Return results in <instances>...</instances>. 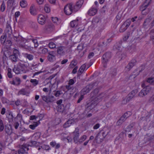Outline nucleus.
Masks as SVG:
<instances>
[{
	"label": "nucleus",
	"mask_w": 154,
	"mask_h": 154,
	"mask_svg": "<svg viewBox=\"0 0 154 154\" xmlns=\"http://www.w3.org/2000/svg\"><path fill=\"white\" fill-rule=\"evenodd\" d=\"M84 3V0H79L76 2L75 4L72 3V9L73 13L78 11L82 7Z\"/></svg>",
	"instance_id": "1"
},
{
	"label": "nucleus",
	"mask_w": 154,
	"mask_h": 154,
	"mask_svg": "<svg viewBox=\"0 0 154 154\" xmlns=\"http://www.w3.org/2000/svg\"><path fill=\"white\" fill-rule=\"evenodd\" d=\"M97 85V83L95 82L87 85L82 90V92L84 94L88 93L92 89L94 88V86Z\"/></svg>",
	"instance_id": "2"
},
{
	"label": "nucleus",
	"mask_w": 154,
	"mask_h": 154,
	"mask_svg": "<svg viewBox=\"0 0 154 154\" xmlns=\"http://www.w3.org/2000/svg\"><path fill=\"white\" fill-rule=\"evenodd\" d=\"M151 87L149 86H146L141 90L139 94L140 97H143L147 95L151 90Z\"/></svg>",
	"instance_id": "3"
},
{
	"label": "nucleus",
	"mask_w": 154,
	"mask_h": 154,
	"mask_svg": "<svg viewBox=\"0 0 154 154\" xmlns=\"http://www.w3.org/2000/svg\"><path fill=\"white\" fill-rule=\"evenodd\" d=\"M131 23V20L130 19L127 20L121 26L119 30L120 32H123L125 31L130 26Z\"/></svg>",
	"instance_id": "4"
},
{
	"label": "nucleus",
	"mask_w": 154,
	"mask_h": 154,
	"mask_svg": "<svg viewBox=\"0 0 154 154\" xmlns=\"http://www.w3.org/2000/svg\"><path fill=\"white\" fill-rule=\"evenodd\" d=\"M72 7V3L68 4L65 6L64 8V12L66 15H69L73 13Z\"/></svg>",
	"instance_id": "5"
},
{
	"label": "nucleus",
	"mask_w": 154,
	"mask_h": 154,
	"mask_svg": "<svg viewBox=\"0 0 154 154\" xmlns=\"http://www.w3.org/2000/svg\"><path fill=\"white\" fill-rule=\"evenodd\" d=\"M110 58V54L108 53H106L103 55L102 59V62L103 64V66L104 67L106 66V63L109 59Z\"/></svg>",
	"instance_id": "6"
},
{
	"label": "nucleus",
	"mask_w": 154,
	"mask_h": 154,
	"mask_svg": "<svg viewBox=\"0 0 154 154\" xmlns=\"http://www.w3.org/2000/svg\"><path fill=\"white\" fill-rule=\"evenodd\" d=\"M47 59L48 61L53 62L56 60V54L54 51H51L48 54Z\"/></svg>",
	"instance_id": "7"
},
{
	"label": "nucleus",
	"mask_w": 154,
	"mask_h": 154,
	"mask_svg": "<svg viewBox=\"0 0 154 154\" xmlns=\"http://www.w3.org/2000/svg\"><path fill=\"white\" fill-rule=\"evenodd\" d=\"M79 130L78 128H75V130L73 132V139L75 143H76L78 142L79 138Z\"/></svg>",
	"instance_id": "8"
},
{
	"label": "nucleus",
	"mask_w": 154,
	"mask_h": 154,
	"mask_svg": "<svg viewBox=\"0 0 154 154\" xmlns=\"http://www.w3.org/2000/svg\"><path fill=\"white\" fill-rule=\"evenodd\" d=\"M137 61L135 59H132L128 63L125 68L126 71H129L136 64Z\"/></svg>",
	"instance_id": "9"
},
{
	"label": "nucleus",
	"mask_w": 154,
	"mask_h": 154,
	"mask_svg": "<svg viewBox=\"0 0 154 154\" xmlns=\"http://www.w3.org/2000/svg\"><path fill=\"white\" fill-rule=\"evenodd\" d=\"M17 66L22 70L23 72H25V70L28 67L27 64L25 62H21L18 63Z\"/></svg>",
	"instance_id": "10"
},
{
	"label": "nucleus",
	"mask_w": 154,
	"mask_h": 154,
	"mask_svg": "<svg viewBox=\"0 0 154 154\" xmlns=\"http://www.w3.org/2000/svg\"><path fill=\"white\" fill-rule=\"evenodd\" d=\"M37 20L38 23L42 25H44L46 23V18L45 16L42 14L38 15Z\"/></svg>",
	"instance_id": "11"
},
{
	"label": "nucleus",
	"mask_w": 154,
	"mask_h": 154,
	"mask_svg": "<svg viewBox=\"0 0 154 154\" xmlns=\"http://www.w3.org/2000/svg\"><path fill=\"white\" fill-rule=\"evenodd\" d=\"M137 90H135L132 91L129 93L128 95V97L126 99V103L127 102H128L131 99L133 98L136 94L137 93Z\"/></svg>",
	"instance_id": "12"
},
{
	"label": "nucleus",
	"mask_w": 154,
	"mask_h": 154,
	"mask_svg": "<svg viewBox=\"0 0 154 154\" xmlns=\"http://www.w3.org/2000/svg\"><path fill=\"white\" fill-rule=\"evenodd\" d=\"M29 12L32 15H35L37 14V11L36 9L35 5L32 4L29 8Z\"/></svg>",
	"instance_id": "13"
},
{
	"label": "nucleus",
	"mask_w": 154,
	"mask_h": 154,
	"mask_svg": "<svg viewBox=\"0 0 154 154\" xmlns=\"http://www.w3.org/2000/svg\"><path fill=\"white\" fill-rule=\"evenodd\" d=\"M65 47L64 46H61L57 48V53L60 55L63 56L65 54Z\"/></svg>",
	"instance_id": "14"
},
{
	"label": "nucleus",
	"mask_w": 154,
	"mask_h": 154,
	"mask_svg": "<svg viewBox=\"0 0 154 154\" xmlns=\"http://www.w3.org/2000/svg\"><path fill=\"white\" fill-rule=\"evenodd\" d=\"M30 92L27 89L25 88H22L20 90L18 93V94H22L28 96Z\"/></svg>",
	"instance_id": "15"
},
{
	"label": "nucleus",
	"mask_w": 154,
	"mask_h": 154,
	"mask_svg": "<svg viewBox=\"0 0 154 154\" xmlns=\"http://www.w3.org/2000/svg\"><path fill=\"white\" fill-rule=\"evenodd\" d=\"M151 20V19L150 18H146L145 20L143 23V25L145 28H148L150 24L151 25V23H150Z\"/></svg>",
	"instance_id": "16"
},
{
	"label": "nucleus",
	"mask_w": 154,
	"mask_h": 154,
	"mask_svg": "<svg viewBox=\"0 0 154 154\" xmlns=\"http://www.w3.org/2000/svg\"><path fill=\"white\" fill-rule=\"evenodd\" d=\"M19 46L20 47L26 50V51H31L33 49V47H31L30 46H28L25 44H20Z\"/></svg>",
	"instance_id": "17"
},
{
	"label": "nucleus",
	"mask_w": 154,
	"mask_h": 154,
	"mask_svg": "<svg viewBox=\"0 0 154 154\" xmlns=\"http://www.w3.org/2000/svg\"><path fill=\"white\" fill-rule=\"evenodd\" d=\"M86 68V65L85 64H83L80 68L77 73L78 76H79L83 73V72L85 69Z\"/></svg>",
	"instance_id": "18"
},
{
	"label": "nucleus",
	"mask_w": 154,
	"mask_h": 154,
	"mask_svg": "<svg viewBox=\"0 0 154 154\" xmlns=\"http://www.w3.org/2000/svg\"><path fill=\"white\" fill-rule=\"evenodd\" d=\"M97 12V9L94 8H91L88 11V14L90 16L95 15Z\"/></svg>",
	"instance_id": "19"
},
{
	"label": "nucleus",
	"mask_w": 154,
	"mask_h": 154,
	"mask_svg": "<svg viewBox=\"0 0 154 154\" xmlns=\"http://www.w3.org/2000/svg\"><path fill=\"white\" fill-rule=\"evenodd\" d=\"M99 133H100V134H101L102 136V137H100V141H102L108 134V132H106L104 130H103L100 131Z\"/></svg>",
	"instance_id": "20"
},
{
	"label": "nucleus",
	"mask_w": 154,
	"mask_h": 154,
	"mask_svg": "<svg viewBox=\"0 0 154 154\" xmlns=\"http://www.w3.org/2000/svg\"><path fill=\"white\" fill-rule=\"evenodd\" d=\"M126 119L123 115L120 117V119L117 122L116 125L117 126L121 125L122 123L126 120Z\"/></svg>",
	"instance_id": "21"
},
{
	"label": "nucleus",
	"mask_w": 154,
	"mask_h": 154,
	"mask_svg": "<svg viewBox=\"0 0 154 154\" xmlns=\"http://www.w3.org/2000/svg\"><path fill=\"white\" fill-rule=\"evenodd\" d=\"M5 131L6 133L10 135L12 132V130L11 127V125L6 126L5 127Z\"/></svg>",
	"instance_id": "22"
},
{
	"label": "nucleus",
	"mask_w": 154,
	"mask_h": 154,
	"mask_svg": "<svg viewBox=\"0 0 154 154\" xmlns=\"http://www.w3.org/2000/svg\"><path fill=\"white\" fill-rule=\"evenodd\" d=\"M78 24V20L76 19V20H73L71 21L70 23V25L72 27H76Z\"/></svg>",
	"instance_id": "23"
},
{
	"label": "nucleus",
	"mask_w": 154,
	"mask_h": 154,
	"mask_svg": "<svg viewBox=\"0 0 154 154\" xmlns=\"http://www.w3.org/2000/svg\"><path fill=\"white\" fill-rule=\"evenodd\" d=\"M13 71L17 74L23 73L22 70L20 69L18 66H17V67L14 68L13 69Z\"/></svg>",
	"instance_id": "24"
},
{
	"label": "nucleus",
	"mask_w": 154,
	"mask_h": 154,
	"mask_svg": "<svg viewBox=\"0 0 154 154\" xmlns=\"http://www.w3.org/2000/svg\"><path fill=\"white\" fill-rule=\"evenodd\" d=\"M65 109V107L63 105H58L57 107V110L58 112H63Z\"/></svg>",
	"instance_id": "25"
},
{
	"label": "nucleus",
	"mask_w": 154,
	"mask_h": 154,
	"mask_svg": "<svg viewBox=\"0 0 154 154\" xmlns=\"http://www.w3.org/2000/svg\"><path fill=\"white\" fill-rule=\"evenodd\" d=\"M77 63V60H73L71 62L69 66L70 68H72L75 66H76Z\"/></svg>",
	"instance_id": "26"
},
{
	"label": "nucleus",
	"mask_w": 154,
	"mask_h": 154,
	"mask_svg": "<svg viewBox=\"0 0 154 154\" xmlns=\"http://www.w3.org/2000/svg\"><path fill=\"white\" fill-rule=\"evenodd\" d=\"M52 21L57 25H58L60 23V20H59L57 17H52L51 18Z\"/></svg>",
	"instance_id": "27"
},
{
	"label": "nucleus",
	"mask_w": 154,
	"mask_h": 154,
	"mask_svg": "<svg viewBox=\"0 0 154 154\" xmlns=\"http://www.w3.org/2000/svg\"><path fill=\"white\" fill-rule=\"evenodd\" d=\"M24 56L26 58L28 59L29 60H32L34 58V56L28 53H25Z\"/></svg>",
	"instance_id": "28"
},
{
	"label": "nucleus",
	"mask_w": 154,
	"mask_h": 154,
	"mask_svg": "<svg viewBox=\"0 0 154 154\" xmlns=\"http://www.w3.org/2000/svg\"><path fill=\"white\" fill-rule=\"evenodd\" d=\"M44 10L47 13H49L50 12L51 9L50 5L48 4H46L44 6Z\"/></svg>",
	"instance_id": "29"
},
{
	"label": "nucleus",
	"mask_w": 154,
	"mask_h": 154,
	"mask_svg": "<svg viewBox=\"0 0 154 154\" xmlns=\"http://www.w3.org/2000/svg\"><path fill=\"white\" fill-rule=\"evenodd\" d=\"M20 80L19 78H18L17 79L16 81L14 80H13L12 81H10V82L11 84H13V85H18L20 84Z\"/></svg>",
	"instance_id": "30"
},
{
	"label": "nucleus",
	"mask_w": 154,
	"mask_h": 154,
	"mask_svg": "<svg viewBox=\"0 0 154 154\" xmlns=\"http://www.w3.org/2000/svg\"><path fill=\"white\" fill-rule=\"evenodd\" d=\"M27 5V2L25 0H22L20 2V5L22 8H25Z\"/></svg>",
	"instance_id": "31"
},
{
	"label": "nucleus",
	"mask_w": 154,
	"mask_h": 154,
	"mask_svg": "<svg viewBox=\"0 0 154 154\" xmlns=\"http://www.w3.org/2000/svg\"><path fill=\"white\" fill-rule=\"evenodd\" d=\"M117 74V70L116 69H112L110 71V76H115Z\"/></svg>",
	"instance_id": "32"
},
{
	"label": "nucleus",
	"mask_w": 154,
	"mask_h": 154,
	"mask_svg": "<svg viewBox=\"0 0 154 154\" xmlns=\"http://www.w3.org/2000/svg\"><path fill=\"white\" fill-rule=\"evenodd\" d=\"M17 56L15 55H12L10 56V59L12 61V62H16L17 61Z\"/></svg>",
	"instance_id": "33"
},
{
	"label": "nucleus",
	"mask_w": 154,
	"mask_h": 154,
	"mask_svg": "<svg viewBox=\"0 0 154 154\" xmlns=\"http://www.w3.org/2000/svg\"><path fill=\"white\" fill-rule=\"evenodd\" d=\"M121 45H118L117 44L115 45L113 47V49L115 51H120L121 50Z\"/></svg>",
	"instance_id": "34"
},
{
	"label": "nucleus",
	"mask_w": 154,
	"mask_h": 154,
	"mask_svg": "<svg viewBox=\"0 0 154 154\" xmlns=\"http://www.w3.org/2000/svg\"><path fill=\"white\" fill-rule=\"evenodd\" d=\"M71 120H68L63 125V127L64 128H66L70 126L71 124Z\"/></svg>",
	"instance_id": "35"
},
{
	"label": "nucleus",
	"mask_w": 154,
	"mask_h": 154,
	"mask_svg": "<svg viewBox=\"0 0 154 154\" xmlns=\"http://www.w3.org/2000/svg\"><path fill=\"white\" fill-rule=\"evenodd\" d=\"M100 136L101 137L100 133H98L95 137V141L97 143H99L102 142L100 141Z\"/></svg>",
	"instance_id": "36"
},
{
	"label": "nucleus",
	"mask_w": 154,
	"mask_h": 154,
	"mask_svg": "<svg viewBox=\"0 0 154 154\" xmlns=\"http://www.w3.org/2000/svg\"><path fill=\"white\" fill-rule=\"evenodd\" d=\"M141 71L140 70H138L137 69L135 70L133 72L131 76H134V77H136L139 74L140 72H141Z\"/></svg>",
	"instance_id": "37"
},
{
	"label": "nucleus",
	"mask_w": 154,
	"mask_h": 154,
	"mask_svg": "<svg viewBox=\"0 0 154 154\" xmlns=\"http://www.w3.org/2000/svg\"><path fill=\"white\" fill-rule=\"evenodd\" d=\"M55 100V97L53 96H48L47 103L52 102Z\"/></svg>",
	"instance_id": "38"
},
{
	"label": "nucleus",
	"mask_w": 154,
	"mask_h": 154,
	"mask_svg": "<svg viewBox=\"0 0 154 154\" xmlns=\"http://www.w3.org/2000/svg\"><path fill=\"white\" fill-rule=\"evenodd\" d=\"M38 124L37 122H35L33 124L30 125L29 127L31 129L34 130L35 129V127L38 126Z\"/></svg>",
	"instance_id": "39"
},
{
	"label": "nucleus",
	"mask_w": 154,
	"mask_h": 154,
	"mask_svg": "<svg viewBox=\"0 0 154 154\" xmlns=\"http://www.w3.org/2000/svg\"><path fill=\"white\" fill-rule=\"evenodd\" d=\"M132 115V113L131 111H128L125 112L123 116H124L126 119H127L130 116Z\"/></svg>",
	"instance_id": "40"
},
{
	"label": "nucleus",
	"mask_w": 154,
	"mask_h": 154,
	"mask_svg": "<svg viewBox=\"0 0 154 154\" xmlns=\"http://www.w3.org/2000/svg\"><path fill=\"white\" fill-rule=\"evenodd\" d=\"M106 96V95L105 93H102L97 96L96 98L97 100H99L103 97H105Z\"/></svg>",
	"instance_id": "41"
},
{
	"label": "nucleus",
	"mask_w": 154,
	"mask_h": 154,
	"mask_svg": "<svg viewBox=\"0 0 154 154\" xmlns=\"http://www.w3.org/2000/svg\"><path fill=\"white\" fill-rule=\"evenodd\" d=\"M1 100L2 103L4 104L9 103V100L5 97H2L1 98Z\"/></svg>",
	"instance_id": "42"
},
{
	"label": "nucleus",
	"mask_w": 154,
	"mask_h": 154,
	"mask_svg": "<svg viewBox=\"0 0 154 154\" xmlns=\"http://www.w3.org/2000/svg\"><path fill=\"white\" fill-rule=\"evenodd\" d=\"M87 138V136L85 135H83L78 140V142L80 143H82Z\"/></svg>",
	"instance_id": "43"
},
{
	"label": "nucleus",
	"mask_w": 154,
	"mask_h": 154,
	"mask_svg": "<svg viewBox=\"0 0 154 154\" xmlns=\"http://www.w3.org/2000/svg\"><path fill=\"white\" fill-rule=\"evenodd\" d=\"M151 0H146L145 2L143 5L145 8L146 9L147 8L150 4Z\"/></svg>",
	"instance_id": "44"
},
{
	"label": "nucleus",
	"mask_w": 154,
	"mask_h": 154,
	"mask_svg": "<svg viewBox=\"0 0 154 154\" xmlns=\"http://www.w3.org/2000/svg\"><path fill=\"white\" fill-rule=\"evenodd\" d=\"M99 92V89L98 88H96L95 89L94 91L91 92V94L92 95V94H93V96H97V94Z\"/></svg>",
	"instance_id": "45"
},
{
	"label": "nucleus",
	"mask_w": 154,
	"mask_h": 154,
	"mask_svg": "<svg viewBox=\"0 0 154 154\" xmlns=\"http://www.w3.org/2000/svg\"><path fill=\"white\" fill-rule=\"evenodd\" d=\"M30 146H38V143L35 141H31L30 142Z\"/></svg>",
	"instance_id": "46"
},
{
	"label": "nucleus",
	"mask_w": 154,
	"mask_h": 154,
	"mask_svg": "<svg viewBox=\"0 0 154 154\" xmlns=\"http://www.w3.org/2000/svg\"><path fill=\"white\" fill-rule=\"evenodd\" d=\"M49 47L51 49L54 48H56V45L53 42H51L49 43Z\"/></svg>",
	"instance_id": "47"
},
{
	"label": "nucleus",
	"mask_w": 154,
	"mask_h": 154,
	"mask_svg": "<svg viewBox=\"0 0 154 154\" xmlns=\"http://www.w3.org/2000/svg\"><path fill=\"white\" fill-rule=\"evenodd\" d=\"M146 82L153 84L154 82V78H148Z\"/></svg>",
	"instance_id": "48"
},
{
	"label": "nucleus",
	"mask_w": 154,
	"mask_h": 154,
	"mask_svg": "<svg viewBox=\"0 0 154 154\" xmlns=\"http://www.w3.org/2000/svg\"><path fill=\"white\" fill-rule=\"evenodd\" d=\"M4 129V126L2 120L0 119V131H2Z\"/></svg>",
	"instance_id": "49"
},
{
	"label": "nucleus",
	"mask_w": 154,
	"mask_h": 154,
	"mask_svg": "<svg viewBox=\"0 0 154 154\" xmlns=\"http://www.w3.org/2000/svg\"><path fill=\"white\" fill-rule=\"evenodd\" d=\"M9 122H11L13 121L14 117L12 113H10L8 117Z\"/></svg>",
	"instance_id": "50"
},
{
	"label": "nucleus",
	"mask_w": 154,
	"mask_h": 154,
	"mask_svg": "<svg viewBox=\"0 0 154 154\" xmlns=\"http://www.w3.org/2000/svg\"><path fill=\"white\" fill-rule=\"evenodd\" d=\"M31 40L34 44L35 48H37L38 46V43L37 39H31Z\"/></svg>",
	"instance_id": "51"
},
{
	"label": "nucleus",
	"mask_w": 154,
	"mask_h": 154,
	"mask_svg": "<svg viewBox=\"0 0 154 154\" xmlns=\"http://www.w3.org/2000/svg\"><path fill=\"white\" fill-rule=\"evenodd\" d=\"M24 149V150H25V152L27 153V151L29 150V148L28 147V145L27 144H24L22 146V147Z\"/></svg>",
	"instance_id": "52"
},
{
	"label": "nucleus",
	"mask_w": 154,
	"mask_h": 154,
	"mask_svg": "<svg viewBox=\"0 0 154 154\" xmlns=\"http://www.w3.org/2000/svg\"><path fill=\"white\" fill-rule=\"evenodd\" d=\"M62 94L61 91L59 90L57 91L54 94V95L56 97H59Z\"/></svg>",
	"instance_id": "53"
},
{
	"label": "nucleus",
	"mask_w": 154,
	"mask_h": 154,
	"mask_svg": "<svg viewBox=\"0 0 154 154\" xmlns=\"http://www.w3.org/2000/svg\"><path fill=\"white\" fill-rule=\"evenodd\" d=\"M18 154H23L24 153H26L23 148L22 147L20 148L18 151Z\"/></svg>",
	"instance_id": "54"
},
{
	"label": "nucleus",
	"mask_w": 154,
	"mask_h": 154,
	"mask_svg": "<svg viewBox=\"0 0 154 154\" xmlns=\"http://www.w3.org/2000/svg\"><path fill=\"white\" fill-rule=\"evenodd\" d=\"M6 36L5 35H2L1 36L0 40L2 44H3L5 42L6 38Z\"/></svg>",
	"instance_id": "55"
},
{
	"label": "nucleus",
	"mask_w": 154,
	"mask_h": 154,
	"mask_svg": "<svg viewBox=\"0 0 154 154\" xmlns=\"http://www.w3.org/2000/svg\"><path fill=\"white\" fill-rule=\"evenodd\" d=\"M7 72H8V77H12V71L11 69L8 68L7 69Z\"/></svg>",
	"instance_id": "56"
},
{
	"label": "nucleus",
	"mask_w": 154,
	"mask_h": 154,
	"mask_svg": "<svg viewBox=\"0 0 154 154\" xmlns=\"http://www.w3.org/2000/svg\"><path fill=\"white\" fill-rule=\"evenodd\" d=\"M30 82L32 83V84L34 86H36L38 83V81L36 79H31Z\"/></svg>",
	"instance_id": "57"
},
{
	"label": "nucleus",
	"mask_w": 154,
	"mask_h": 154,
	"mask_svg": "<svg viewBox=\"0 0 154 154\" xmlns=\"http://www.w3.org/2000/svg\"><path fill=\"white\" fill-rule=\"evenodd\" d=\"M5 9V4L4 2H3L1 6V10L2 11H4Z\"/></svg>",
	"instance_id": "58"
},
{
	"label": "nucleus",
	"mask_w": 154,
	"mask_h": 154,
	"mask_svg": "<svg viewBox=\"0 0 154 154\" xmlns=\"http://www.w3.org/2000/svg\"><path fill=\"white\" fill-rule=\"evenodd\" d=\"M41 147L45 150H48L50 149V146L48 145H44L42 146Z\"/></svg>",
	"instance_id": "59"
},
{
	"label": "nucleus",
	"mask_w": 154,
	"mask_h": 154,
	"mask_svg": "<svg viewBox=\"0 0 154 154\" xmlns=\"http://www.w3.org/2000/svg\"><path fill=\"white\" fill-rule=\"evenodd\" d=\"M71 85H68L65 86L66 88L67 89V91L69 90H73V88L72 86H71Z\"/></svg>",
	"instance_id": "60"
},
{
	"label": "nucleus",
	"mask_w": 154,
	"mask_h": 154,
	"mask_svg": "<svg viewBox=\"0 0 154 154\" xmlns=\"http://www.w3.org/2000/svg\"><path fill=\"white\" fill-rule=\"evenodd\" d=\"M14 103L17 106H18L21 104L20 100L19 99H17V100L15 101Z\"/></svg>",
	"instance_id": "61"
},
{
	"label": "nucleus",
	"mask_w": 154,
	"mask_h": 154,
	"mask_svg": "<svg viewBox=\"0 0 154 154\" xmlns=\"http://www.w3.org/2000/svg\"><path fill=\"white\" fill-rule=\"evenodd\" d=\"M19 54V51L16 49H14L13 51V54L15 55L18 56Z\"/></svg>",
	"instance_id": "62"
},
{
	"label": "nucleus",
	"mask_w": 154,
	"mask_h": 154,
	"mask_svg": "<svg viewBox=\"0 0 154 154\" xmlns=\"http://www.w3.org/2000/svg\"><path fill=\"white\" fill-rule=\"evenodd\" d=\"M49 28L50 29V30L51 31H53L55 29L54 26L52 24L49 25Z\"/></svg>",
	"instance_id": "63"
},
{
	"label": "nucleus",
	"mask_w": 154,
	"mask_h": 154,
	"mask_svg": "<svg viewBox=\"0 0 154 154\" xmlns=\"http://www.w3.org/2000/svg\"><path fill=\"white\" fill-rule=\"evenodd\" d=\"M42 98L43 100L47 103L48 97L43 95L42 96Z\"/></svg>",
	"instance_id": "64"
}]
</instances>
